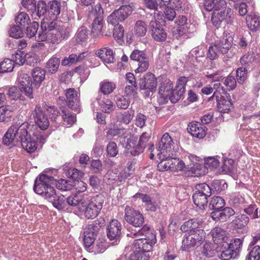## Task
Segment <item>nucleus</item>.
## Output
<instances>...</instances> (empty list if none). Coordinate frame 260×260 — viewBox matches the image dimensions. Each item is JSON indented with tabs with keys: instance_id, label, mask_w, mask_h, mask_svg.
Wrapping results in <instances>:
<instances>
[{
	"instance_id": "864d4df0",
	"label": "nucleus",
	"mask_w": 260,
	"mask_h": 260,
	"mask_svg": "<svg viewBox=\"0 0 260 260\" xmlns=\"http://www.w3.org/2000/svg\"><path fill=\"white\" fill-rule=\"evenodd\" d=\"M88 30L86 27L82 26L80 27L76 34V40L78 43L85 41L88 38Z\"/></svg>"
},
{
	"instance_id": "6e6552de",
	"label": "nucleus",
	"mask_w": 260,
	"mask_h": 260,
	"mask_svg": "<svg viewBox=\"0 0 260 260\" xmlns=\"http://www.w3.org/2000/svg\"><path fill=\"white\" fill-rule=\"evenodd\" d=\"M225 9L214 11L212 14L211 21L212 24L219 27L221 23L225 21L228 24H232L234 19V15L231 8H228L225 12Z\"/></svg>"
},
{
	"instance_id": "bf43d9fd",
	"label": "nucleus",
	"mask_w": 260,
	"mask_h": 260,
	"mask_svg": "<svg viewBox=\"0 0 260 260\" xmlns=\"http://www.w3.org/2000/svg\"><path fill=\"white\" fill-rule=\"evenodd\" d=\"M205 164L207 167L210 168H217L219 166V160L217 156H209L205 158Z\"/></svg>"
},
{
	"instance_id": "9b49d317",
	"label": "nucleus",
	"mask_w": 260,
	"mask_h": 260,
	"mask_svg": "<svg viewBox=\"0 0 260 260\" xmlns=\"http://www.w3.org/2000/svg\"><path fill=\"white\" fill-rule=\"evenodd\" d=\"M156 236L153 233H150L148 238H139L135 241L134 248L139 249L144 253H149L152 249V246L156 243Z\"/></svg>"
},
{
	"instance_id": "a211bd4d",
	"label": "nucleus",
	"mask_w": 260,
	"mask_h": 260,
	"mask_svg": "<svg viewBox=\"0 0 260 260\" xmlns=\"http://www.w3.org/2000/svg\"><path fill=\"white\" fill-rule=\"evenodd\" d=\"M121 230L120 223L117 219L112 220L107 228V236L110 240L119 239Z\"/></svg>"
},
{
	"instance_id": "dca6fc26",
	"label": "nucleus",
	"mask_w": 260,
	"mask_h": 260,
	"mask_svg": "<svg viewBox=\"0 0 260 260\" xmlns=\"http://www.w3.org/2000/svg\"><path fill=\"white\" fill-rule=\"evenodd\" d=\"M139 84L140 89L152 91L156 88V79L152 73L149 72L140 78Z\"/></svg>"
},
{
	"instance_id": "774afa93",
	"label": "nucleus",
	"mask_w": 260,
	"mask_h": 260,
	"mask_svg": "<svg viewBox=\"0 0 260 260\" xmlns=\"http://www.w3.org/2000/svg\"><path fill=\"white\" fill-rule=\"evenodd\" d=\"M260 258V246H255L249 252L247 260H259Z\"/></svg>"
},
{
	"instance_id": "4d7b16f0",
	"label": "nucleus",
	"mask_w": 260,
	"mask_h": 260,
	"mask_svg": "<svg viewBox=\"0 0 260 260\" xmlns=\"http://www.w3.org/2000/svg\"><path fill=\"white\" fill-rule=\"evenodd\" d=\"M107 247V243L104 239H99L93 246V251L95 253H101L105 251Z\"/></svg>"
},
{
	"instance_id": "f257e3e1",
	"label": "nucleus",
	"mask_w": 260,
	"mask_h": 260,
	"mask_svg": "<svg viewBox=\"0 0 260 260\" xmlns=\"http://www.w3.org/2000/svg\"><path fill=\"white\" fill-rule=\"evenodd\" d=\"M26 127L25 124L12 125L3 137V144L11 147L20 141L22 148L27 152H34L37 149V143L44 144L46 137L38 132L33 133L32 136L28 135Z\"/></svg>"
},
{
	"instance_id": "6ab92c4d",
	"label": "nucleus",
	"mask_w": 260,
	"mask_h": 260,
	"mask_svg": "<svg viewBox=\"0 0 260 260\" xmlns=\"http://www.w3.org/2000/svg\"><path fill=\"white\" fill-rule=\"evenodd\" d=\"M173 144L172 139L170 135L168 133L164 134L160 142L156 146V151L160 152L157 153V155L165 153H170Z\"/></svg>"
},
{
	"instance_id": "4be33fe9",
	"label": "nucleus",
	"mask_w": 260,
	"mask_h": 260,
	"mask_svg": "<svg viewBox=\"0 0 260 260\" xmlns=\"http://www.w3.org/2000/svg\"><path fill=\"white\" fill-rule=\"evenodd\" d=\"M96 55L105 63H111L114 62V54L109 47H103L96 51Z\"/></svg>"
},
{
	"instance_id": "c756f323",
	"label": "nucleus",
	"mask_w": 260,
	"mask_h": 260,
	"mask_svg": "<svg viewBox=\"0 0 260 260\" xmlns=\"http://www.w3.org/2000/svg\"><path fill=\"white\" fill-rule=\"evenodd\" d=\"M67 204L73 207H77L80 210L82 207L86 206V199H80L77 194H72L68 198H66Z\"/></svg>"
},
{
	"instance_id": "49530a36",
	"label": "nucleus",
	"mask_w": 260,
	"mask_h": 260,
	"mask_svg": "<svg viewBox=\"0 0 260 260\" xmlns=\"http://www.w3.org/2000/svg\"><path fill=\"white\" fill-rule=\"evenodd\" d=\"M13 116V111L8 106L0 107V122L8 121Z\"/></svg>"
},
{
	"instance_id": "5701e85b",
	"label": "nucleus",
	"mask_w": 260,
	"mask_h": 260,
	"mask_svg": "<svg viewBox=\"0 0 260 260\" xmlns=\"http://www.w3.org/2000/svg\"><path fill=\"white\" fill-rule=\"evenodd\" d=\"M204 6L208 11H218L225 9L226 3L225 0H205Z\"/></svg>"
},
{
	"instance_id": "f03ea898",
	"label": "nucleus",
	"mask_w": 260,
	"mask_h": 260,
	"mask_svg": "<svg viewBox=\"0 0 260 260\" xmlns=\"http://www.w3.org/2000/svg\"><path fill=\"white\" fill-rule=\"evenodd\" d=\"M57 25L55 21H52L47 24L43 19V22L41 24L42 30L39 32L38 36V41H45L49 44H57L61 41L57 34V31L55 29Z\"/></svg>"
},
{
	"instance_id": "13d9d810",
	"label": "nucleus",
	"mask_w": 260,
	"mask_h": 260,
	"mask_svg": "<svg viewBox=\"0 0 260 260\" xmlns=\"http://www.w3.org/2000/svg\"><path fill=\"white\" fill-rule=\"evenodd\" d=\"M25 55L26 54H25L24 52L20 50H18L15 54L12 55V60L14 63L21 66L25 63Z\"/></svg>"
},
{
	"instance_id": "f704fd0d",
	"label": "nucleus",
	"mask_w": 260,
	"mask_h": 260,
	"mask_svg": "<svg viewBox=\"0 0 260 260\" xmlns=\"http://www.w3.org/2000/svg\"><path fill=\"white\" fill-rule=\"evenodd\" d=\"M191 172V176L200 177L207 173V169L203 165L202 162L193 165L189 168Z\"/></svg>"
},
{
	"instance_id": "b1692460",
	"label": "nucleus",
	"mask_w": 260,
	"mask_h": 260,
	"mask_svg": "<svg viewBox=\"0 0 260 260\" xmlns=\"http://www.w3.org/2000/svg\"><path fill=\"white\" fill-rule=\"evenodd\" d=\"M173 89L172 83L168 82L161 84L159 90V100L163 103L167 102Z\"/></svg>"
},
{
	"instance_id": "aec40b11",
	"label": "nucleus",
	"mask_w": 260,
	"mask_h": 260,
	"mask_svg": "<svg viewBox=\"0 0 260 260\" xmlns=\"http://www.w3.org/2000/svg\"><path fill=\"white\" fill-rule=\"evenodd\" d=\"M233 39L230 34H223L222 38L219 41L215 42L218 48V51L222 54H225L230 49L233 43Z\"/></svg>"
},
{
	"instance_id": "f8f14e48",
	"label": "nucleus",
	"mask_w": 260,
	"mask_h": 260,
	"mask_svg": "<svg viewBox=\"0 0 260 260\" xmlns=\"http://www.w3.org/2000/svg\"><path fill=\"white\" fill-rule=\"evenodd\" d=\"M131 60L138 62V67L136 73H142L146 71L149 66L148 58L144 51L138 49L134 50L130 55Z\"/></svg>"
},
{
	"instance_id": "3c124183",
	"label": "nucleus",
	"mask_w": 260,
	"mask_h": 260,
	"mask_svg": "<svg viewBox=\"0 0 260 260\" xmlns=\"http://www.w3.org/2000/svg\"><path fill=\"white\" fill-rule=\"evenodd\" d=\"M171 171H182L186 168L185 163L182 160L176 158H171Z\"/></svg>"
},
{
	"instance_id": "603ef678",
	"label": "nucleus",
	"mask_w": 260,
	"mask_h": 260,
	"mask_svg": "<svg viewBox=\"0 0 260 260\" xmlns=\"http://www.w3.org/2000/svg\"><path fill=\"white\" fill-rule=\"evenodd\" d=\"M100 105L102 111L106 113H110L114 110V105L113 102L109 99H105L102 101Z\"/></svg>"
},
{
	"instance_id": "a878e982",
	"label": "nucleus",
	"mask_w": 260,
	"mask_h": 260,
	"mask_svg": "<svg viewBox=\"0 0 260 260\" xmlns=\"http://www.w3.org/2000/svg\"><path fill=\"white\" fill-rule=\"evenodd\" d=\"M31 75L33 79L31 83L36 87H39L45 78V71L40 67L34 69L31 72Z\"/></svg>"
},
{
	"instance_id": "ddd939ff",
	"label": "nucleus",
	"mask_w": 260,
	"mask_h": 260,
	"mask_svg": "<svg viewBox=\"0 0 260 260\" xmlns=\"http://www.w3.org/2000/svg\"><path fill=\"white\" fill-rule=\"evenodd\" d=\"M188 79L185 77H181L178 80L176 88L172 90L169 100L173 103L178 102L184 96L186 84Z\"/></svg>"
},
{
	"instance_id": "a18cd8bd",
	"label": "nucleus",
	"mask_w": 260,
	"mask_h": 260,
	"mask_svg": "<svg viewBox=\"0 0 260 260\" xmlns=\"http://www.w3.org/2000/svg\"><path fill=\"white\" fill-rule=\"evenodd\" d=\"M14 68V63L9 58H5L0 63V73L11 72Z\"/></svg>"
},
{
	"instance_id": "37998d69",
	"label": "nucleus",
	"mask_w": 260,
	"mask_h": 260,
	"mask_svg": "<svg viewBox=\"0 0 260 260\" xmlns=\"http://www.w3.org/2000/svg\"><path fill=\"white\" fill-rule=\"evenodd\" d=\"M50 202L52 203L53 206L58 210L62 209L66 206V198L63 195L55 196Z\"/></svg>"
},
{
	"instance_id": "e2e57ef3",
	"label": "nucleus",
	"mask_w": 260,
	"mask_h": 260,
	"mask_svg": "<svg viewBox=\"0 0 260 260\" xmlns=\"http://www.w3.org/2000/svg\"><path fill=\"white\" fill-rule=\"evenodd\" d=\"M9 34L10 37L18 39L23 37L22 29L18 25H14L10 29Z\"/></svg>"
},
{
	"instance_id": "39448f33",
	"label": "nucleus",
	"mask_w": 260,
	"mask_h": 260,
	"mask_svg": "<svg viewBox=\"0 0 260 260\" xmlns=\"http://www.w3.org/2000/svg\"><path fill=\"white\" fill-rule=\"evenodd\" d=\"M150 138V135L149 133H143L139 138L138 143L136 145L134 142L135 139L134 137H131L127 140L126 148L132 155L134 156L139 155L143 152Z\"/></svg>"
},
{
	"instance_id": "423d86ee",
	"label": "nucleus",
	"mask_w": 260,
	"mask_h": 260,
	"mask_svg": "<svg viewBox=\"0 0 260 260\" xmlns=\"http://www.w3.org/2000/svg\"><path fill=\"white\" fill-rule=\"evenodd\" d=\"M161 16L159 13H154V17L149 23V29L153 39L157 42H162L166 40L167 34L165 30L160 26L159 18Z\"/></svg>"
},
{
	"instance_id": "e433bc0d",
	"label": "nucleus",
	"mask_w": 260,
	"mask_h": 260,
	"mask_svg": "<svg viewBox=\"0 0 260 260\" xmlns=\"http://www.w3.org/2000/svg\"><path fill=\"white\" fill-rule=\"evenodd\" d=\"M224 206V200L219 196L213 197L209 204V208L213 210L222 209Z\"/></svg>"
},
{
	"instance_id": "680f3d73",
	"label": "nucleus",
	"mask_w": 260,
	"mask_h": 260,
	"mask_svg": "<svg viewBox=\"0 0 260 260\" xmlns=\"http://www.w3.org/2000/svg\"><path fill=\"white\" fill-rule=\"evenodd\" d=\"M39 28V23L37 22L34 21L30 24L26 29V35L29 38H31L36 36Z\"/></svg>"
},
{
	"instance_id": "09e8293b",
	"label": "nucleus",
	"mask_w": 260,
	"mask_h": 260,
	"mask_svg": "<svg viewBox=\"0 0 260 260\" xmlns=\"http://www.w3.org/2000/svg\"><path fill=\"white\" fill-rule=\"evenodd\" d=\"M56 187L64 191L70 190L73 188L72 180L61 179L56 182Z\"/></svg>"
},
{
	"instance_id": "052dcab7",
	"label": "nucleus",
	"mask_w": 260,
	"mask_h": 260,
	"mask_svg": "<svg viewBox=\"0 0 260 260\" xmlns=\"http://www.w3.org/2000/svg\"><path fill=\"white\" fill-rule=\"evenodd\" d=\"M46 4L44 1H39L36 6V10L35 11V17L39 18L43 17L46 13Z\"/></svg>"
},
{
	"instance_id": "393cba45",
	"label": "nucleus",
	"mask_w": 260,
	"mask_h": 260,
	"mask_svg": "<svg viewBox=\"0 0 260 260\" xmlns=\"http://www.w3.org/2000/svg\"><path fill=\"white\" fill-rule=\"evenodd\" d=\"M60 109L61 112L63 124L68 127L72 125L76 121L75 114L70 112L66 107H61Z\"/></svg>"
},
{
	"instance_id": "9d476101",
	"label": "nucleus",
	"mask_w": 260,
	"mask_h": 260,
	"mask_svg": "<svg viewBox=\"0 0 260 260\" xmlns=\"http://www.w3.org/2000/svg\"><path fill=\"white\" fill-rule=\"evenodd\" d=\"M215 98L217 102V107L219 112L222 113H228L232 107V103L229 94L224 93L222 95L217 90L214 92L213 95L209 100Z\"/></svg>"
},
{
	"instance_id": "2f4dec72",
	"label": "nucleus",
	"mask_w": 260,
	"mask_h": 260,
	"mask_svg": "<svg viewBox=\"0 0 260 260\" xmlns=\"http://www.w3.org/2000/svg\"><path fill=\"white\" fill-rule=\"evenodd\" d=\"M209 196H206L202 193L195 192L192 196V199L194 204L200 208H204L208 203L207 198Z\"/></svg>"
},
{
	"instance_id": "c9c22d12",
	"label": "nucleus",
	"mask_w": 260,
	"mask_h": 260,
	"mask_svg": "<svg viewBox=\"0 0 260 260\" xmlns=\"http://www.w3.org/2000/svg\"><path fill=\"white\" fill-rule=\"evenodd\" d=\"M116 88L115 84L111 81L104 80L101 82L100 89L104 94H109L112 92Z\"/></svg>"
},
{
	"instance_id": "7ed1b4c3",
	"label": "nucleus",
	"mask_w": 260,
	"mask_h": 260,
	"mask_svg": "<svg viewBox=\"0 0 260 260\" xmlns=\"http://www.w3.org/2000/svg\"><path fill=\"white\" fill-rule=\"evenodd\" d=\"M205 236L203 230H197L193 233H187L182 240V249L189 251L191 248L200 246L205 240Z\"/></svg>"
},
{
	"instance_id": "bb28decb",
	"label": "nucleus",
	"mask_w": 260,
	"mask_h": 260,
	"mask_svg": "<svg viewBox=\"0 0 260 260\" xmlns=\"http://www.w3.org/2000/svg\"><path fill=\"white\" fill-rule=\"evenodd\" d=\"M48 15L52 21H56L60 13L61 4L57 1H52L48 3Z\"/></svg>"
},
{
	"instance_id": "4468645a",
	"label": "nucleus",
	"mask_w": 260,
	"mask_h": 260,
	"mask_svg": "<svg viewBox=\"0 0 260 260\" xmlns=\"http://www.w3.org/2000/svg\"><path fill=\"white\" fill-rule=\"evenodd\" d=\"M55 181L53 177L51 176H48L46 174L40 175L39 178L35 180L34 190L36 193L43 196L47 190V187H48L50 184H54Z\"/></svg>"
},
{
	"instance_id": "473e14b6",
	"label": "nucleus",
	"mask_w": 260,
	"mask_h": 260,
	"mask_svg": "<svg viewBox=\"0 0 260 260\" xmlns=\"http://www.w3.org/2000/svg\"><path fill=\"white\" fill-rule=\"evenodd\" d=\"M60 65V59L56 57H52L46 63V69L51 74L56 73Z\"/></svg>"
},
{
	"instance_id": "58836bf2",
	"label": "nucleus",
	"mask_w": 260,
	"mask_h": 260,
	"mask_svg": "<svg viewBox=\"0 0 260 260\" xmlns=\"http://www.w3.org/2000/svg\"><path fill=\"white\" fill-rule=\"evenodd\" d=\"M55 21L57 25L55 28L56 30H58L57 34H58L60 41H62L69 36L70 33V29L67 28V27H66L64 25H63L60 22Z\"/></svg>"
},
{
	"instance_id": "0eeeda50",
	"label": "nucleus",
	"mask_w": 260,
	"mask_h": 260,
	"mask_svg": "<svg viewBox=\"0 0 260 260\" xmlns=\"http://www.w3.org/2000/svg\"><path fill=\"white\" fill-rule=\"evenodd\" d=\"M133 11V6L123 5L118 9L115 10L107 18V22L112 26L124 21L132 14Z\"/></svg>"
},
{
	"instance_id": "8fccbe9b",
	"label": "nucleus",
	"mask_w": 260,
	"mask_h": 260,
	"mask_svg": "<svg viewBox=\"0 0 260 260\" xmlns=\"http://www.w3.org/2000/svg\"><path fill=\"white\" fill-rule=\"evenodd\" d=\"M21 4L28 11L31 13L32 16L36 19L35 11L36 10V3L35 0H22Z\"/></svg>"
},
{
	"instance_id": "c85d7f7f",
	"label": "nucleus",
	"mask_w": 260,
	"mask_h": 260,
	"mask_svg": "<svg viewBox=\"0 0 260 260\" xmlns=\"http://www.w3.org/2000/svg\"><path fill=\"white\" fill-rule=\"evenodd\" d=\"M248 27L252 31H256L260 27V17L256 13H251L246 18Z\"/></svg>"
},
{
	"instance_id": "79ce46f5",
	"label": "nucleus",
	"mask_w": 260,
	"mask_h": 260,
	"mask_svg": "<svg viewBox=\"0 0 260 260\" xmlns=\"http://www.w3.org/2000/svg\"><path fill=\"white\" fill-rule=\"evenodd\" d=\"M134 251L130 254L129 260H149L150 254L149 253L142 252V251L133 248Z\"/></svg>"
},
{
	"instance_id": "69168bd1",
	"label": "nucleus",
	"mask_w": 260,
	"mask_h": 260,
	"mask_svg": "<svg viewBox=\"0 0 260 260\" xmlns=\"http://www.w3.org/2000/svg\"><path fill=\"white\" fill-rule=\"evenodd\" d=\"M222 171L225 173H230L234 171V161L232 159H224L222 166Z\"/></svg>"
},
{
	"instance_id": "de8ad7c7",
	"label": "nucleus",
	"mask_w": 260,
	"mask_h": 260,
	"mask_svg": "<svg viewBox=\"0 0 260 260\" xmlns=\"http://www.w3.org/2000/svg\"><path fill=\"white\" fill-rule=\"evenodd\" d=\"M135 32L138 36L143 37L147 32V25L141 20L136 21L135 25Z\"/></svg>"
},
{
	"instance_id": "c03bdc74",
	"label": "nucleus",
	"mask_w": 260,
	"mask_h": 260,
	"mask_svg": "<svg viewBox=\"0 0 260 260\" xmlns=\"http://www.w3.org/2000/svg\"><path fill=\"white\" fill-rule=\"evenodd\" d=\"M15 22L21 26H25L30 22L28 15L24 12H19L15 18Z\"/></svg>"
},
{
	"instance_id": "f3484780",
	"label": "nucleus",
	"mask_w": 260,
	"mask_h": 260,
	"mask_svg": "<svg viewBox=\"0 0 260 260\" xmlns=\"http://www.w3.org/2000/svg\"><path fill=\"white\" fill-rule=\"evenodd\" d=\"M65 94L68 107L76 111H78L80 104L79 93L74 88H69L65 90Z\"/></svg>"
},
{
	"instance_id": "a19ab883",
	"label": "nucleus",
	"mask_w": 260,
	"mask_h": 260,
	"mask_svg": "<svg viewBox=\"0 0 260 260\" xmlns=\"http://www.w3.org/2000/svg\"><path fill=\"white\" fill-rule=\"evenodd\" d=\"M134 115V111L129 109L127 111L121 112L118 116V119L121 122L127 124L133 119Z\"/></svg>"
},
{
	"instance_id": "cd10ccee",
	"label": "nucleus",
	"mask_w": 260,
	"mask_h": 260,
	"mask_svg": "<svg viewBox=\"0 0 260 260\" xmlns=\"http://www.w3.org/2000/svg\"><path fill=\"white\" fill-rule=\"evenodd\" d=\"M210 233L214 242L217 244H220L222 242L225 241L227 238L226 232L220 227H215Z\"/></svg>"
},
{
	"instance_id": "7c9ffc66",
	"label": "nucleus",
	"mask_w": 260,
	"mask_h": 260,
	"mask_svg": "<svg viewBox=\"0 0 260 260\" xmlns=\"http://www.w3.org/2000/svg\"><path fill=\"white\" fill-rule=\"evenodd\" d=\"M180 230L184 232L193 233L197 230H201L199 228V223L195 219L185 221L180 227Z\"/></svg>"
},
{
	"instance_id": "72a5a7b5",
	"label": "nucleus",
	"mask_w": 260,
	"mask_h": 260,
	"mask_svg": "<svg viewBox=\"0 0 260 260\" xmlns=\"http://www.w3.org/2000/svg\"><path fill=\"white\" fill-rule=\"evenodd\" d=\"M7 94L8 97L12 100H17L19 99L23 104H26V101L23 96H22L19 91V89L15 86L11 87L9 88Z\"/></svg>"
},
{
	"instance_id": "1a4fd4ad",
	"label": "nucleus",
	"mask_w": 260,
	"mask_h": 260,
	"mask_svg": "<svg viewBox=\"0 0 260 260\" xmlns=\"http://www.w3.org/2000/svg\"><path fill=\"white\" fill-rule=\"evenodd\" d=\"M124 219L129 224L135 227H140L144 223L143 215L134 208L126 206L124 210Z\"/></svg>"
},
{
	"instance_id": "4c0bfd02",
	"label": "nucleus",
	"mask_w": 260,
	"mask_h": 260,
	"mask_svg": "<svg viewBox=\"0 0 260 260\" xmlns=\"http://www.w3.org/2000/svg\"><path fill=\"white\" fill-rule=\"evenodd\" d=\"M103 27V18L100 17H95L92 24L91 32L94 37L98 36L102 31Z\"/></svg>"
},
{
	"instance_id": "ea45409f",
	"label": "nucleus",
	"mask_w": 260,
	"mask_h": 260,
	"mask_svg": "<svg viewBox=\"0 0 260 260\" xmlns=\"http://www.w3.org/2000/svg\"><path fill=\"white\" fill-rule=\"evenodd\" d=\"M249 222V217L245 214H241L235 217L232 223L238 229L245 226Z\"/></svg>"
},
{
	"instance_id": "2eb2a0df",
	"label": "nucleus",
	"mask_w": 260,
	"mask_h": 260,
	"mask_svg": "<svg viewBox=\"0 0 260 260\" xmlns=\"http://www.w3.org/2000/svg\"><path fill=\"white\" fill-rule=\"evenodd\" d=\"M31 115L34 119L35 123L40 129L45 130L49 127V119L42 110L41 106L37 105Z\"/></svg>"
},
{
	"instance_id": "0e129e2a",
	"label": "nucleus",
	"mask_w": 260,
	"mask_h": 260,
	"mask_svg": "<svg viewBox=\"0 0 260 260\" xmlns=\"http://www.w3.org/2000/svg\"><path fill=\"white\" fill-rule=\"evenodd\" d=\"M106 151L108 156L110 157L116 156L118 153V149L116 143L113 141L110 142L107 146Z\"/></svg>"
},
{
	"instance_id": "5fc2aeb1",
	"label": "nucleus",
	"mask_w": 260,
	"mask_h": 260,
	"mask_svg": "<svg viewBox=\"0 0 260 260\" xmlns=\"http://www.w3.org/2000/svg\"><path fill=\"white\" fill-rule=\"evenodd\" d=\"M18 82L19 85V88H24V86L31 85L32 81L30 76L27 74H21L18 77Z\"/></svg>"
},
{
	"instance_id": "338daca9",
	"label": "nucleus",
	"mask_w": 260,
	"mask_h": 260,
	"mask_svg": "<svg viewBox=\"0 0 260 260\" xmlns=\"http://www.w3.org/2000/svg\"><path fill=\"white\" fill-rule=\"evenodd\" d=\"M223 84L229 90H233L237 86V81L234 76H228L224 80Z\"/></svg>"
},
{
	"instance_id": "20e7f679",
	"label": "nucleus",
	"mask_w": 260,
	"mask_h": 260,
	"mask_svg": "<svg viewBox=\"0 0 260 260\" xmlns=\"http://www.w3.org/2000/svg\"><path fill=\"white\" fill-rule=\"evenodd\" d=\"M102 198L97 196L95 198L86 199V206L82 207L81 211L84 213L85 217L87 219H93L99 214L102 208Z\"/></svg>"
},
{
	"instance_id": "412c9836",
	"label": "nucleus",
	"mask_w": 260,
	"mask_h": 260,
	"mask_svg": "<svg viewBox=\"0 0 260 260\" xmlns=\"http://www.w3.org/2000/svg\"><path fill=\"white\" fill-rule=\"evenodd\" d=\"M188 129L193 137L199 139L203 138L206 135L205 126L197 121L191 122L188 125Z\"/></svg>"
},
{
	"instance_id": "6e6d98bb",
	"label": "nucleus",
	"mask_w": 260,
	"mask_h": 260,
	"mask_svg": "<svg viewBox=\"0 0 260 260\" xmlns=\"http://www.w3.org/2000/svg\"><path fill=\"white\" fill-rule=\"evenodd\" d=\"M236 78L239 84H243L247 78V70L244 67H240L236 70Z\"/></svg>"
}]
</instances>
